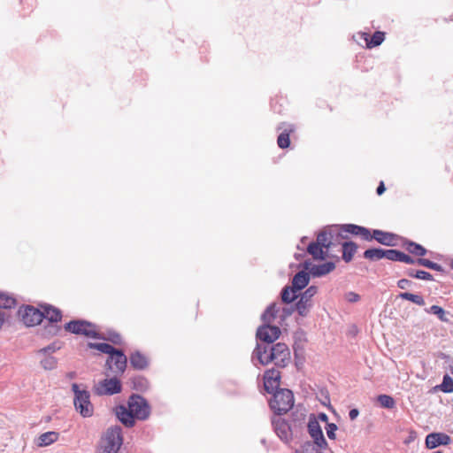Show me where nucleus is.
I'll return each instance as SVG.
<instances>
[{"label":"nucleus","mask_w":453,"mask_h":453,"mask_svg":"<svg viewBox=\"0 0 453 453\" xmlns=\"http://www.w3.org/2000/svg\"><path fill=\"white\" fill-rule=\"evenodd\" d=\"M255 354L262 365L274 363L279 367H286L290 362L291 354L288 347L282 342L273 345L269 349L257 346Z\"/></svg>","instance_id":"obj_1"},{"label":"nucleus","mask_w":453,"mask_h":453,"mask_svg":"<svg viewBox=\"0 0 453 453\" xmlns=\"http://www.w3.org/2000/svg\"><path fill=\"white\" fill-rule=\"evenodd\" d=\"M121 428L112 426L102 437L97 453H117L122 444Z\"/></svg>","instance_id":"obj_2"},{"label":"nucleus","mask_w":453,"mask_h":453,"mask_svg":"<svg viewBox=\"0 0 453 453\" xmlns=\"http://www.w3.org/2000/svg\"><path fill=\"white\" fill-rule=\"evenodd\" d=\"M293 405L294 395L291 390L286 388L276 391L270 401L271 409L278 415L287 413Z\"/></svg>","instance_id":"obj_3"},{"label":"nucleus","mask_w":453,"mask_h":453,"mask_svg":"<svg viewBox=\"0 0 453 453\" xmlns=\"http://www.w3.org/2000/svg\"><path fill=\"white\" fill-rule=\"evenodd\" d=\"M72 389L74 393V406L76 411H78L82 417L92 416L94 408L90 402L89 393L87 390H80L76 383L72 385Z\"/></svg>","instance_id":"obj_4"},{"label":"nucleus","mask_w":453,"mask_h":453,"mask_svg":"<svg viewBox=\"0 0 453 453\" xmlns=\"http://www.w3.org/2000/svg\"><path fill=\"white\" fill-rule=\"evenodd\" d=\"M65 329L75 334H82L94 339L100 338L96 325L85 320H72L65 325Z\"/></svg>","instance_id":"obj_5"},{"label":"nucleus","mask_w":453,"mask_h":453,"mask_svg":"<svg viewBox=\"0 0 453 453\" xmlns=\"http://www.w3.org/2000/svg\"><path fill=\"white\" fill-rule=\"evenodd\" d=\"M40 307L42 310V319H46L49 322L51 323V325L50 326L46 327V329H48V331H49V334H50L52 335L58 334L60 332L61 327L59 326L54 325V324L61 321V319H62L61 311L52 305H50V304H43V305H41Z\"/></svg>","instance_id":"obj_6"},{"label":"nucleus","mask_w":453,"mask_h":453,"mask_svg":"<svg viewBox=\"0 0 453 453\" xmlns=\"http://www.w3.org/2000/svg\"><path fill=\"white\" fill-rule=\"evenodd\" d=\"M128 406L134 418L146 419L150 412L146 400L140 395H132L128 401Z\"/></svg>","instance_id":"obj_7"},{"label":"nucleus","mask_w":453,"mask_h":453,"mask_svg":"<svg viewBox=\"0 0 453 453\" xmlns=\"http://www.w3.org/2000/svg\"><path fill=\"white\" fill-rule=\"evenodd\" d=\"M19 316L27 326H35L42 321V310L31 305L25 306L19 310Z\"/></svg>","instance_id":"obj_8"},{"label":"nucleus","mask_w":453,"mask_h":453,"mask_svg":"<svg viewBox=\"0 0 453 453\" xmlns=\"http://www.w3.org/2000/svg\"><path fill=\"white\" fill-rule=\"evenodd\" d=\"M121 390L120 381L116 379H105L95 386L94 391L96 395H114Z\"/></svg>","instance_id":"obj_9"},{"label":"nucleus","mask_w":453,"mask_h":453,"mask_svg":"<svg viewBox=\"0 0 453 453\" xmlns=\"http://www.w3.org/2000/svg\"><path fill=\"white\" fill-rule=\"evenodd\" d=\"M127 361L125 354L121 350L116 349L112 355L109 356L106 365L112 372L122 373L127 367Z\"/></svg>","instance_id":"obj_10"},{"label":"nucleus","mask_w":453,"mask_h":453,"mask_svg":"<svg viewBox=\"0 0 453 453\" xmlns=\"http://www.w3.org/2000/svg\"><path fill=\"white\" fill-rule=\"evenodd\" d=\"M316 293L317 288L311 286L301 296L299 301L296 304V311L301 316L304 317L307 315L311 306V298L316 295Z\"/></svg>","instance_id":"obj_11"},{"label":"nucleus","mask_w":453,"mask_h":453,"mask_svg":"<svg viewBox=\"0 0 453 453\" xmlns=\"http://www.w3.org/2000/svg\"><path fill=\"white\" fill-rule=\"evenodd\" d=\"M280 334V329L276 326H271L270 324H265L261 326L257 331V337L268 343H272L276 341Z\"/></svg>","instance_id":"obj_12"},{"label":"nucleus","mask_w":453,"mask_h":453,"mask_svg":"<svg viewBox=\"0 0 453 453\" xmlns=\"http://www.w3.org/2000/svg\"><path fill=\"white\" fill-rule=\"evenodd\" d=\"M308 431L311 438L313 439V442L319 449H326L327 446V442L323 435V432L319 422L315 418H311L308 423Z\"/></svg>","instance_id":"obj_13"},{"label":"nucleus","mask_w":453,"mask_h":453,"mask_svg":"<svg viewBox=\"0 0 453 453\" xmlns=\"http://www.w3.org/2000/svg\"><path fill=\"white\" fill-rule=\"evenodd\" d=\"M273 426L276 434L285 442L292 438V431L288 423L282 418L277 417L273 419Z\"/></svg>","instance_id":"obj_14"},{"label":"nucleus","mask_w":453,"mask_h":453,"mask_svg":"<svg viewBox=\"0 0 453 453\" xmlns=\"http://www.w3.org/2000/svg\"><path fill=\"white\" fill-rule=\"evenodd\" d=\"M280 383V372L276 369L267 370L264 374L265 390L271 394L278 389Z\"/></svg>","instance_id":"obj_15"},{"label":"nucleus","mask_w":453,"mask_h":453,"mask_svg":"<svg viewBox=\"0 0 453 453\" xmlns=\"http://www.w3.org/2000/svg\"><path fill=\"white\" fill-rule=\"evenodd\" d=\"M451 442L449 435L444 433H431L426 437V447L427 449H435L441 445H449Z\"/></svg>","instance_id":"obj_16"},{"label":"nucleus","mask_w":453,"mask_h":453,"mask_svg":"<svg viewBox=\"0 0 453 453\" xmlns=\"http://www.w3.org/2000/svg\"><path fill=\"white\" fill-rule=\"evenodd\" d=\"M342 231L360 236L365 241L372 240V234L368 228L354 224H346L342 226Z\"/></svg>","instance_id":"obj_17"},{"label":"nucleus","mask_w":453,"mask_h":453,"mask_svg":"<svg viewBox=\"0 0 453 453\" xmlns=\"http://www.w3.org/2000/svg\"><path fill=\"white\" fill-rule=\"evenodd\" d=\"M59 438V434L55 431H49L40 434L35 439V444L37 447L42 448L51 445L56 442Z\"/></svg>","instance_id":"obj_18"},{"label":"nucleus","mask_w":453,"mask_h":453,"mask_svg":"<svg viewBox=\"0 0 453 453\" xmlns=\"http://www.w3.org/2000/svg\"><path fill=\"white\" fill-rule=\"evenodd\" d=\"M363 39L366 42V47L372 49L380 45L385 40V33L381 31H376L372 36L367 33L362 34Z\"/></svg>","instance_id":"obj_19"},{"label":"nucleus","mask_w":453,"mask_h":453,"mask_svg":"<svg viewBox=\"0 0 453 453\" xmlns=\"http://www.w3.org/2000/svg\"><path fill=\"white\" fill-rule=\"evenodd\" d=\"M116 414L118 418L126 426L131 427L134 425V418L131 413L129 407L126 408L125 406H119L116 410Z\"/></svg>","instance_id":"obj_20"},{"label":"nucleus","mask_w":453,"mask_h":453,"mask_svg":"<svg viewBox=\"0 0 453 453\" xmlns=\"http://www.w3.org/2000/svg\"><path fill=\"white\" fill-rule=\"evenodd\" d=\"M375 239L377 242L383 245L392 246L395 240V235L381 230H374L372 234V240Z\"/></svg>","instance_id":"obj_21"},{"label":"nucleus","mask_w":453,"mask_h":453,"mask_svg":"<svg viewBox=\"0 0 453 453\" xmlns=\"http://www.w3.org/2000/svg\"><path fill=\"white\" fill-rule=\"evenodd\" d=\"M307 251L312 256L314 259L323 260L326 257H328V251L326 250L321 245H319L317 242H311L308 248Z\"/></svg>","instance_id":"obj_22"},{"label":"nucleus","mask_w":453,"mask_h":453,"mask_svg":"<svg viewBox=\"0 0 453 453\" xmlns=\"http://www.w3.org/2000/svg\"><path fill=\"white\" fill-rule=\"evenodd\" d=\"M310 280V276L308 273H305L303 271L297 273L292 280V287L296 290H301L304 287L307 286Z\"/></svg>","instance_id":"obj_23"},{"label":"nucleus","mask_w":453,"mask_h":453,"mask_svg":"<svg viewBox=\"0 0 453 453\" xmlns=\"http://www.w3.org/2000/svg\"><path fill=\"white\" fill-rule=\"evenodd\" d=\"M130 364L134 369L142 370L148 366V360L143 354L136 351L130 356Z\"/></svg>","instance_id":"obj_24"},{"label":"nucleus","mask_w":453,"mask_h":453,"mask_svg":"<svg viewBox=\"0 0 453 453\" xmlns=\"http://www.w3.org/2000/svg\"><path fill=\"white\" fill-rule=\"evenodd\" d=\"M294 126H289L277 138V144L280 149H287L290 145V134L294 133Z\"/></svg>","instance_id":"obj_25"},{"label":"nucleus","mask_w":453,"mask_h":453,"mask_svg":"<svg viewBox=\"0 0 453 453\" xmlns=\"http://www.w3.org/2000/svg\"><path fill=\"white\" fill-rule=\"evenodd\" d=\"M335 265L333 262H326L312 267L311 273L315 276H322L334 271Z\"/></svg>","instance_id":"obj_26"},{"label":"nucleus","mask_w":453,"mask_h":453,"mask_svg":"<svg viewBox=\"0 0 453 453\" xmlns=\"http://www.w3.org/2000/svg\"><path fill=\"white\" fill-rule=\"evenodd\" d=\"M280 308L276 303L271 304L264 312L262 319L265 324H270L274 321L277 317Z\"/></svg>","instance_id":"obj_27"},{"label":"nucleus","mask_w":453,"mask_h":453,"mask_svg":"<svg viewBox=\"0 0 453 453\" xmlns=\"http://www.w3.org/2000/svg\"><path fill=\"white\" fill-rule=\"evenodd\" d=\"M404 247L409 253L418 257H423L427 252L423 246L413 242H406Z\"/></svg>","instance_id":"obj_28"},{"label":"nucleus","mask_w":453,"mask_h":453,"mask_svg":"<svg viewBox=\"0 0 453 453\" xmlns=\"http://www.w3.org/2000/svg\"><path fill=\"white\" fill-rule=\"evenodd\" d=\"M357 246L354 242H344L342 244V258L345 262L351 261L354 254L356 253Z\"/></svg>","instance_id":"obj_29"},{"label":"nucleus","mask_w":453,"mask_h":453,"mask_svg":"<svg viewBox=\"0 0 453 453\" xmlns=\"http://www.w3.org/2000/svg\"><path fill=\"white\" fill-rule=\"evenodd\" d=\"M332 238L331 233L323 231L318 234L316 242L329 252V249L333 244Z\"/></svg>","instance_id":"obj_30"},{"label":"nucleus","mask_w":453,"mask_h":453,"mask_svg":"<svg viewBox=\"0 0 453 453\" xmlns=\"http://www.w3.org/2000/svg\"><path fill=\"white\" fill-rule=\"evenodd\" d=\"M16 299L6 293H0V308L12 309L16 306Z\"/></svg>","instance_id":"obj_31"},{"label":"nucleus","mask_w":453,"mask_h":453,"mask_svg":"<svg viewBox=\"0 0 453 453\" xmlns=\"http://www.w3.org/2000/svg\"><path fill=\"white\" fill-rule=\"evenodd\" d=\"M384 250L382 249H368L364 252V257L372 261L384 258Z\"/></svg>","instance_id":"obj_32"},{"label":"nucleus","mask_w":453,"mask_h":453,"mask_svg":"<svg viewBox=\"0 0 453 453\" xmlns=\"http://www.w3.org/2000/svg\"><path fill=\"white\" fill-rule=\"evenodd\" d=\"M88 348L97 349L103 353L108 354L109 356L112 355V353L116 350L114 347L108 343H93L89 342L88 344Z\"/></svg>","instance_id":"obj_33"},{"label":"nucleus","mask_w":453,"mask_h":453,"mask_svg":"<svg viewBox=\"0 0 453 453\" xmlns=\"http://www.w3.org/2000/svg\"><path fill=\"white\" fill-rule=\"evenodd\" d=\"M399 297L404 300L411 301L418 305H424L425 301L424 298L419 295H415L408 292H403L399 295Z\"/></svg>","instance_id":"obj_34"},{"label":"nucleus","mask_w":453,"mask_h":453,"mask_svg":"<svg viewBox=\"0 0 453 453\" xmlns=\"http://www.w3.org/2000/svg\"><path fill=\"white\" fill-rule=\"evenodd\" d=\"M296 291L297 290H296L293 287L292 288L285 287L281 292L282 301L286 303H289L292 301H294L296 297Z\"/></svg>","instance_id":"obj_35"},{"label":"nucleus","mask_w":453,"mask_h":453,"mask_svg":"<svg viewBox=\"0 0 453 453\" xmlns=\"http://www.w3.org/2000/svg\"><path fill=\"white\" fill-rule=\"evenodd\" d=\"M377 400L383 408L393 409L395 405L394 398L388 395H380Z\"/></svg>","instance_id":"obj_36"},{"label":"nucleus","mask_w":453,"mask_h":453,"mask_svg":"<svg viewBox=\"0 0 453 453\" xmlns=\"http://www.w3.org/2000/svg\"><path fill=\"white\" fill-rule=\"evenodd\" d=\"M408 276L419 279V280H433V275L426 271H414L412 269H410L407 272Z\"/></svg>","instance_id":"obj_37"},{"label":"nucleus","mask_w":453,"mask_h":453,"mask_svg":"<svg viewBox=\"0 0 453 453\" xmlns=\"http://www.w3.org/2000/svg\"><path fill=\"white\" fill-rule=\"evenodd\" d=\"M319 448L311 441H305L299 449H296V453H321Z\"/></svg>","instance_id":"obj_38"},{"label":"nucleus","mask_w":453,"mask_h":453,"mask_svg":"<svg viewBox=\"0 0 453 453\" xmlns=\"http://www.w3.org/2000/svg\"><path fill=\"white\" fill-rule=\"evenodd\" d=\"M440 389L445 393L453 392V379L449 375H444L442 383L440 385Z\"/></svg>","instance_id":"obj_39"},{"label":"nucleus","mask_w":453,"mask_h":453,"mask_svg":"<svg viewBox=\"0 0 453 453\" xmlns=\"http://www.w3.org/2000/svg\"><path fill=\"white\" fill-rule=\"evenodd\" d=\"M417 263L420 265H423L425 267H427L429 269H433V270H435V271H438V272H441L442 271V267L441 265L437 264V263H434V262H432L428 259H426V258H418L417 260Z\"/></svg>","instance_id":"obj_40"},{"label":"nucleus","mask_w":453,"mask_h":453,"mask_svg":"<svg viewBox=\"0 0 453 453\" xmlns=\"http://www.w3.org/2000/svg\"><path fill=\"white\" fill-rule=\"evenodd\" d=\"M428 312H431L434 315H436L441 321L447 322L448 318H446L445 311L438 305H433L430 307Z\"/></svg>","instance_id":"obj_41"},{"label":"nucleus","mask_w":453,"mask_h":453,"mask_svg":"<svg viewBox=\"0 0 453 453\" xmlns=\"http://www.w3.org/2000/svg\"><path fill=\"white\" fill-rule=\"evenodd\" d=\"M401 251L396 250H384V258H387L391 261H399Z\"/></svg>","instance_id":"obj_42"},{"label":"nucleus","mask_w":453,"mask_h":453,"mask_svg":"<svg viewBox=\"0 0 453 453\" xmlns=\"http://www.w3.org/2000/svg\"><path fill=\"white\" fill-rule=\"evenodd\" d=\"M326 434L329 439L334 440L336 438L335 432L337 430V426L335 424L328 423L326 427Z\"/></svg>","instance_id":"obj_43"},{"label":"nucleus","mask_w":453,"mask_h":453,"mask_svg":"<svg viewBox=\"0 0 453 453\" xmlns=\"http://www.w3.org/2000/svg\"><path fill=\"white\" fill-rule=\"evenodd\" d=\"M399 261L408 265H413L416 262L411 257L402 251L399 257Z\"/></svg>","instance_id":"obj_44"},{"label":"nucleus","mask_w":453,"mask_h":453,"mask_svg":"<svg viewBox=\"0 0 453 453\" xmlns=\"http://www.w3.org/2000/svg\"><path fill=\"white\" fill-rule=\"evenodd\" d=\"M411 285V281L409 280H406V279H402V280H398V282H397V286L402 289H405V288H409Z\"/></svg>","instance_id":"obj_45"},{"label":"nucleus","mask_w":453,"mask_h":453,"mask_svg":"<svg viewBox=\"0 0 453 453\" xmlns=\"http://www.w3.org/2000/svg\"><path fill=\"white\" fill-rule=\"evenodd\" d=\"M59 349H60L59 345H57V343H53L52 345L43 348L42 349H41V351L43 353H49V352H54Z\"/></svg>","instance_id":"obj_46"},{"label":"nucleus","mask_w":453,"mask_h":453,"mask_svg":"<svg viewBox=\"0 0 453 453\" xmlns=\"http://www.w3.org/2000/svg\"><path fill=\"white\" fill-rule=\"evenodd\" d=\"M346 298L350 303H355L359 300V296L354 292H349L346 295Z\"/></svg>","instance_id":"obj_47"},{"label":"nucleus","mask_w":453,"mask_h":453,"mask_svg":"<svg viewBox=\"0 0 453 453\" xmlns=\"http://www.w3.org/2000/svg\"><path fill=\"white\" fill-rule=\"evenodd\" d=\"M359 411L357 409H352L349 411V416L351 420H354L357 418Z\"/></svg>","instance_id":"obj_48"},{"label":"nucleus","mask_w":453,"mask_h":453,"mask_svg":"<svg viewBox=\"0 0 453 453\" xmlns=\"http://www.w3.org/2000/svg\"><path fill=\"white\" fill-rule=\"evenodd\" d=\"M385 189L386 188H385L384 183H383V181H381L380 183V185L378 186L376 192L379 196H381L384 193Z\"/></svg>","instance_id":"obj_49"},{"label":"nucleus","mask_w":453,"mask_h":453,"mask_svg":"<svg viewBox=\"0 0 453 453\" xmlns=\"http://www.w3.org/2000/svg\"><path fill=\"white\" fill-rule=\"evenodd\" d=\"M6 316L4 312H0V329L2 328L4 321H5Z\"/></svg>","instance_id":"obj_50"},{"label":"nucleus","mask_w":453,"mask_h":453,"mask_svg":"<svg viewBox=\"0 0 453 453\" xmlns=\"http://www.w3.org/2000/svg\"><path fill=\"white\" fill-rule=\"evenodd\" d=\"M320 418L324 421H327V416L324 413L319 415Z\"/></svg>","instance_id":"obj_51"},{"label":"nucleus","mask_w":453,"mask_h":453,"mask_svg":"<svg viewBox=\"0 0 453 453\" xmlns=\"http://www.w3.org/2000/svg\"><path fill=\"white\" fill-rule=\"evenodd\" d=\"M433 453H444V452H442L441 450H436V451H434Z\"/></svg>","instance_id":"obj_52"},{"label":"nucleus","mask_w":453,"mask_h":453,"mask_svg":"<svg viewBox=\"0 0 453 453\" xmlns=\"http://www.w3.org/2000/svg\"><path fill=\"white\" fill-rule=\"evenodd\" d=\"M451 267H452V269H453V261L451 262Z\"/></svg>","instance_id":"obj_53"}]
</instances>
